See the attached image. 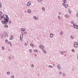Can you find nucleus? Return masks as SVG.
<instances>
[{"label":"nucleus","mask_w":78,"mask_h":78,"mask_svg":"<svg viewBox=\"0 0 78 78\" xmlns=\"http://www.w3.org/2000/svg\"><path fill=\"white\" fill-rule=\"evenodd\" d=\"M5 42H8V40L6 39L5 40Z\"/></svg>","instance_id":"33"},{"label":"nucleus","mask_w":78,"mask_h":78,"mask_svg":"<svg viewBox=\"0 0 78 78\" xmlns=\"http://www.w3.org/2000/svg\"><path fill=\"white\" fill-rule=\"evenodd\" d=\"M50 67H51V68H52L53 67V66H50Z\"/></svg>","instance_id":"34"},{"label":"nucleus","mask_w":78,"mask_h":78,"mask_svg":"<svg viewBox=\"0 0 78 78\" xmlns=\"http://www.w3.org/2000/svg\"><path fill=\"white\" fill-rule=\"evenodd\" d=\"M68 11L69 12V13H71V10H70V9L68 10Z\"/></svg>","instance_id":"21"},{"label":"nucleus","mask_w":78,"mask_h":78,"mask_svg":"<svg viewBox=\"0 0 78 78\" xmlns=\"http://www.w3.org/2000/svg\"><path fill=\"white\" fill-rule=\"evenodd\" d=\"M70 37L72 39H73V36H70Z\"/></svg>","instance_id":"22"},{"label":"nucleus","mask_w":78,"mask_h":78,"mask_svg":"<svg viewBox=\"0 0 78 78\" xmlns=\"http://www.w3.org/2000/svg\"><path fill=\"white\" fill-rule=\"evenodd\" d=\"M59 14H60V13H59Z\"/></svg>","instance_id":"44"},{"label":"nucleus","mask_w":78,"mask_h":78,"mask_svg":"<svg viewBox=\"0 0 78 78\" xmlns=\"http://www.w3.org/2000/svg\"><path fill=\"white\" fill-rule=\"evenodd\" d=\"M74 46L75 48H77L78 47V44L77 42H75L74 43Z\"/></svg>","instance_id":"2"},{"label":"nucleus","mask_w":78,"mask_h":78,"mask_svg":"<svg viewBox=\"0 0 78 78\" xmlns=\"http://www.w3.org/2000/svg\"><path fill=\"white\" fill-rule=\"evenodd\" d=\"M13 37V36L12 35L11 36V37Z\"/></svg>","instance_id":"39"},{"label":"nucleus","mask_w":78,"mask_h":78,"mask_svg":"<svg viewBox=\"0 0 78 78\" xmlns=\"http://www.w3.org/2000/svg\"><path fill=\"white\" fill-rule=\"evenodd\" d=\"M71 23H73V21H72Z\"/></svg>","instance_id":"41"},{"label":"nucleus","mask_w":78,"mask_h":78,"mask_svg":"<svg viewBox=\"0 0 78 78\" xmlns=\"http://www.w3.org/2000/svg\"><path fill=\"white\" fill-rule=\"evenodd\" d=\"M63 2L64 3H67V0H63Z\"/></svg>","instance_id":"12"},{"label":"nucleus","mask_w":78,"mask_h":78,"mask_svg":"<svg viewBox=\"0 0 78 78\" xmlns=\"http://www.w3.org/2000/svg\"><path fill=\"white\" fill-rule=\"evenodd\" d=\"M42 51H43V52H44V53H46V51L45 50H44V49L43 50H42Z\"/></svg>","instance_id":"20"},{"label":"nucleus","mask_w":78,"mask_h":78,"mask_svg":"<svg viewBox=\"0 0 78 78\" xmlns=\"http://www.w3.org/2000/svg\"><path fill=\"white\" fill-rule=\"evenodd\" d=\"M58 66V68L60 70V69H61V68H60V65H58L57 66Z\"/></svg>","instance_id":"8"},{"label":"nucleus","mask_w":78,"mask_h":78,"mask_svg":"<svg viewBox=\"0 0 78 78\" xmlns=\"http://www.w3.org/2000/svg\"><path fill=\"white\" fill-rule=\"evenodd\" d=\"M30 46H32V47H34V46H33V45L32 44H30Z\"/></svg>","instance_id":"16"},{"label":"nucleus","mask_w":78,"mask_h":78,"mask_svg":"<svg viewBox=\"0 0 78 78\" xmlns=\"http://www.w3.org/2000/svg\"><path fill=\"white\" fill-rule=\"evenodd\" d=\"M65 17H69V16L68 15H65Z\"/></svg>","instance_id":"13"},{"label":"nucleus","mask_w":78,"mask_h":78,"mask_svg":"<svg viewBox=\"0 0 78 78\" xmlns=\"http://www.w3.org/2000/svg\"><path fill=\"white\" fill-rule=\"evenodd\" d=\"M2 50H4V49H5V48H4V47H2Z\"/></svg>","instance_id":"30"},{"label":"nucleus","mask_w":78,"mask_h":78,"mask_svg":"<svg viewBox=\"0 0 78 78\" xmlns=\"http://www.w3.org/2000/svg\"><path fill=\"white\" fill-rule=\"evenodd\" d=\"M11 78H14V76H11Z\"/></svg>","instance_id":"35"},{"label":"nucleus","mask_w":78,"mask_h":78,"mask_svg":"<svg viewBox=\"0 0 78 78\" xmlns=\"http://www.w3.org/2000/svg\"><path fill=\"white\" fill-rule=\"evenodd\" d=\"M43 11H45V9L44 7H43L42 8Z\"/></svg>","instance_id":"18"},{"label":"nucleus","mask_w":78,"mask_h":78,"mask_svg":"<svg viewBox=\"0 0 78 78\" xmlns=\"http://www.w3.org/2000/svg\"><path fill=\"white\" fill-rule=\"evenodd\" d=\"M31 67H34V65H32Z\"/></svg>","instance_id":"32"},{"label":"nucleus","mask_w":78,"mask_h":78,"mask_svg":"<svg viewBox=\"0 0 78 78\" xmlns=\"http://www.w3.org/2000/svg\"><path fill=\"white\" fill-rule=\"evenodd\" d=\"M65 56H66V55H65Z\"/></svg>","instance_id":"45"},{"label":"nucleus","mask_w":78,"mask_h":78,"mask_svg":"<svg viewBox=\"0 0 78 78\" xmlns=\"http://www.w3.org/2000/svg\"><path fill=\"white\" fill-rule=\"evenodd\" d=\"M53 36V34H50V37H52Z\"/></svg>","instance_id":"9"},{"label":"nucleus","mask_w":78,"mask_h":78,"mask_svg":"<svg viewBox=\"0 0 78 78\" xmlns=\"http://www.w3.org/2000/svg\"><path fill=\"white\" fill-rule=\"evenodd\" d=\"M39 48H41V49H42V50H44V47L43 46V45H40L39 46Z\"/></svg>","instance_id":"4"},{"label":"nucleus","mask_w":78,"mask_h":78,"mask_svg":"<svg viewBox=\"0 0 78 78\" xmlns=\"http://www.w3.org/2000/svg\"><path fill=\"white\" fill-rule=\"evenodd\" d=\"M30 5H31V2H29L27 4V6H30Z\"/></svg>","instance_id":"7"},{"label":"nucleus","mask_w":78,"mask_h":78,"mask_svg":"<svg viewBox=\"0 0 78 78\" xmlns=\"http://www.w3.org/2000/svg\"><path fill=\"white\" fill-rule=\"evenodd\" d=\"M38 2L41 3V0H37Z\"/></svg>","instance_id":"17"},{"label":"nucleus","mask_w":78,"mask_h":78,"mask_svg":"<svg viewBox=\"0 0 78 78\" xmlns=\"http://www.w3.org/2000/svg\"><path fill=\"white\" fill-rule=\"evenodd\" d=\"M34 51L35 52H37L38 51H37V50H34Z\"/></svg>","instance_id":"28"},{"label":"nucleus","mask_w":78,"mask_h":78,"mask_svg":"<svg viewBox=\"0 0 78 78\" xmlns=\"http://www.w3.org/2000/svg\"><path fill=\"white\" fill-rule=\"evenodd\" d=\"M60 34L61 35H62V34H63V32H61V33H60Z\"/></svg>","instance_id":"19"},{"label":"nucleus","mask_w":78,"mask_h":78,"mask_svg":"<svg viewBox=\"0 0 78 78\" xmlns=\"http://www.w3.org/2000/svg\"><path fill=\"white\" fill-rule=\"evenodd\" d=\"M1 12H2L0 11V13H1Z\"/></svg>","instance_id":"43"},{"label":"nucleus","mask_w":78,"mask_h":78,"mask_svg":"<svg viewBox=\"0 0 78 78\" xmlns=\"http://www.w3.org/2000/svg\"><path fill=\"white\" fill-rule=\"evenodd\" d=\"M10 46H12V44H11V42H10Z\"/></svg>","instance_id":"26"},{"label":"nucleus","mask_w":78,"mask_h":78,"mask_svg":"<svg viewBox=\"0 0 78 78\" xmlns=\"http://www.w3.org/2000/svg\"><path fill=\"white\" fill-rule=\"evenodd\" d=\"M10 40H12V37H10Z\"/></svg>","instance_id":"31"},{"label":"nucleus","mask_w":78,"mask_h":78,"mask_svg":"<svg viewBox=\"0 0 78 78\" xmlns=\"http://www.w3.org/2000/svg\"><path fill=\"white\" fill-rule=\"evenodd\" d=\"M62 5L63 6H65L66 8H67V7H68V5L67 4L66 5V4H65V3H63L62 4Z\"/></svg>","instance_id":"5"},{"label":"nucleus","mask_w":78,"mask_h":78,"mask_svg":"<svg viewBox=\"0 0 78 78\" xmlns=\"http://www.w3.org/2000/svg\"><path fill=\"white\" fill-rule=\"evenodd\" d=\"M23 37V35H20V38L21 39H22Z\"/></svg>","instance_id":"10"},{"label":"nucleus","mask_w":78,"mask_h":78,"mask_svg":"<svg viewBox=\"0 0 78 78\" xmlns=\"http://www.w3.org/2000/svg\"><path fill=\"white\" fill-rule=\"evenodd\" d=\"M59 73V74H61V73H61V72H60Z\"/></svg>","instance_id":"38"},{"label":"nucleus","mask_w":78,"mask_h":78,"mask_svg":"<svg viewBox=\"0 0 78 78\" xmlns=\"http://www.w3.org/2000/svg\"><path fill=\"white\" fill-rule=\"evenodd\" d=\"M63 75H64V76L65 75V73H63Z\"/></svg>","instance_id":"42"},{"label":"nucleus","mask_w":78,"mask_h":78,"mask_svg":"<svg viewBox=\"0 0 78 78\" xmlns=\"http://www.w3.org/2000/svg\"><path fill=\"white\" fill-rule=\"evenodd\" d=\"M61 54H62V55H63V52H61Z\"/></svg>","instance_id":"37"},{"label":"nucleus","mask_w":78,"mask_h":78,"mask_svg":"<svg viewBox=\"0 0 78 78\" xmlns=\"http://www.w3.org/2000/svg\"><path fill=\"white\" fill-rule=\"evenodd\" d=\"M58 19H61V17H60V16H58Z\"/></svg>","instance_id":"24"},{"label":"nucleus","mask_w":78,"mask_h":78,"mask_svg":"<svg viewBox=\"0 0 78 78\" xmlns=\"http://www.w3.org/2000/svg\"><path fill=\"white\" fill-rule=\"evenodd\" d=\"M8 44H10L9 43V42H8Z\"/></svg>","instance_id":"40"},{"label":"nucleus","mask_w":78,"mask_h":78,"mask_svg":"<svg viewBox=\"0 0 78 78\" xmlns=\"http://www.w3.org/2000/svg\"><path fill=\"white\" fill-rule=\"evenodd\" d=\"M3 17L4 19V21H2V23H3V24L8 23V19H9L8 16H6L5 15H3V17L1 16L0 17H1V18H0V20H2V19H3Z\"/></svg>","instance_id":"1"},{"label":"nucleus","mask_w":78,"mask_h":78,"mask_svg":"<svg viewBox=\"0 0 78 78\" xmlns=\"http://www.w3.org/2000/svg\"><path fill=\"white\" fill-rule=\"evenodd\" d=\"M34 19L35 20H37L38 19V17H36V16H34Z\"/></svg>","instance_id":"6"},{"label":"nucleus","mask_w":78,"mask_h":78,"mask_svg":"<svg viewBox=\"0 0 78 78\" xmlns=\"http://www.w3.org/2000/svg\"><path fill=\"white\" fill-rule=\"evenodd\" d=\"M27 12L29 13L31 12V10L30 9H28L27 11Z\"/></svg>","instance_id":"15"},{"label":"nucleus","mask_w":78,"mask_h":78,"mask_svg":"<svg viewBox=\"0 0 78 78\" xmlns=\"http://www.w3.org/2000/svg\"><path fill=\"white\" fill-rule=\"evenodd\" d=\"M73 25L74 28H75V29L76 28L77 29H78V26H77V25H76V24L73 23Z\"/></svg>","instance_id":"3"},{"label":"nucleus","mask_w":78,"mask_h":78,"mask_svg":"<svg viewBox=\"0 0 78 78\" xmlns=\"http://www.w3.org/2000/svg\"><path fill=\"white\" fill-rule=\"evenodd\" d=\"M4 27H5V28H8V25H5Z\"/></svg>","instance_id":"11"},{"label":"nucleus","mask_w":78,"mask_h":78,"mask_svg":"<svg viewBox=\"0 0 78 78\" xmlns=\"http://www.w3.org/2000/svg\"><path fill=\"white\" fill-rule=\"evenodd\" d=\"M7 73V75H9V74H10V73H9V72H8Z\"/></svg>","instance_id":"25"},{"label":"nucleus","mask_w":78,"mask_h":78,"mask_svg":"<svg viewBox=\"0 0 78 78\" xmlns=\"http://www.w3.org/2000/svg\"><path fill=\"white\" fill-rule=\"evenodd\" d=\"M76 16H77V17H78V13H77V14H76Z\"/></svg>","instance_id":"36"},{"label":"nucleus","mask_w":78,"mask_h":78,"mask_svg":"<svg viewBox=\"0 0 78 78\" xmlns=\"http://www.w3.org/2000/svg\"><path fill=\"white\" fill-rule=\"evenodd\" d=\"M21 30L22 31H25V30L24 28H22L21 29Z\"/></svg>","instance_id":"14"},{"label":"nucleus","mask_w":78,"mask_h":78,"mask_svg":"<svg viewBox=\"0 0 78 78\" xmlns=\"http://www.w3.org/2000/svg\"><path fill=\"white\" fill-rule=\"evenodd\" d=\"M29 51L30 52H32V49H30L29 50Z\"/></svg>","instance_id":"27"},{"label":"nucleus","mask_w":78,"mask_h":78,"mask_svg":"<svg viewBox=\"0 0 78 78\" xmlns=\"http://www.w3.org/2000/svg\"><path fill=\"white\" fill-rule=\"evenodd\" d=\"M2 8V4L0 3V8Z\"/></svg>","instance_id":"23"},{"label":"nucleus","mask_w":78,"mask_h":78,"mask_svg":"<svg viewBox=\"0 0 78 78\" xmlns=\"http://www.w3.org/2000/svg\"><path fill=\"white\" fill-rule=\"evenodd\" d=\"M72 51H73V52H74L75 51V50H74L73 49H72Z\"/></svg>","instance_id":"29"}]
</instances>
